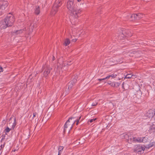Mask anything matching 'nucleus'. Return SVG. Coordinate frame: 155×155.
<instances>
[{
  "instance_id": "f257e3e1",
  "label": "nucleus",
  "mask_w": 155,
  "mask_h": 155,
  "mask_svg": "<svg viewBox=\"0 0 155 155\" xmlns=\"http://www.w3.org/2000/svg\"><path fill=\"white\" fill-rule=\"evenodd\" d=\"M67 7L68 9L71 12L72 16L76 18L78 17V14L81 12L80 9L76 8V3L73 1H68V2Z\"/></svg>"
},
{
  "instance_id": "f03ea898",
  "label": "nucleus",
  "mask_w": 155,
  "mask_h": 155,
  "mask_svg": "<svg viewBox=\"0 0 155 155\" xmlns=\"http://www.w3.org/2000/svg\"><path fill=\"white\" fill-rule=\"evenodd\" d=\"M15 20L14 17L13 15L8 16L4 21H2L0 22V25L2 28H5L7 27L12 26Z\"/></svg>"
},
{
  "instance_id": "7ed1b4c3",
  "label": "nucleus",
  "mask_w": 155,
  "mask_h": 155,
  "mask_svg": "<svg viewBox=\"0 0 155 155\" xmlns=\"http://www.w3.org/2000/svg\"><path fill=\"white\" fill-rule=\"evenodd\" d=\"M62 0H56L53 5L51 15H54L58 11V8L62 4Z\"/></svg>"
},
{
  "instance_id": "20e7f679",
  "label": "nucleus",
  "mask_w": 155,
  "mask_h": 155,
  "mask_svg": "<svg viewBox=\"0 0 155 155\" xmlns=\"http://www.w3.org/2000/svg\"><path fill=\"white\" fill-rule=\"evenodd\" d=\"M77 118L75 117H72L70 118L69 119L66 121V124L67 123H70L69 125V131L72 129L73 125L76 122Z\"/></svg>"
},
{
  "instance_id": "39448f33",
  "label": "nucleus",
  "mask_w": 155,
  "mask_h": 155,
  "mask_svg": "<svg viewBox=\"0 0 155 155\" xmlns=\"http://www.w3.org/2000/svg\"><path fill=\"white\" fill-rule=\"evenodd\" d=\"M8 5V3L7 1H0V9L3 10L6 8Z\"/></svg>"
},
{
  "instance_id": "423d86ee",
  "label": "nucleus",
  "mask_w": 155,
  "mask_h": 155,
  "mask_svg": "<svg viewBox=\"0 0 155 155\" xmlns=\"http://www.w3.org/2000/svg\"><path fill=\"white\" fill-rule=\"evenodd\" d=\"M126 35H127L128 36H131V35L129 34L128 33L123 31H122V33L118 35L119 38L120 39H122L124 37L126 36Z\"/></svg>"
},
{
  "instance_id": "0eeeda50",
  "label": "nucleus",
  "mask_w": 155,
  "mask_h": 155,
  "mask_svg": "<svg viewBox=\"0 0 155 155\" xmlns=\"http://www.w3.org/2000/svg\"><path fill=\"white\" fill-rule=\"evenodd\" d=\"M130 140L131 142H142V138L141 137L136 138L135 137H132L130 138Z\"/></svg>"
},
{
  "instance_id": "6e6552de",
  "label": "nucleus",
  "mask_w": 155,
  "mask_h": 155,
  "mask_svg": "<svg viewBox=\"0 0 155 155\" xmlns=\"http://www.w3.org/2000/svg\"><path fill=\"white\" fill-rule=\"evenodd\" d=\"M113 60L112 61L114 63V64H116L118 63H121L123 62V59L122 58H114L113 59Z\"/></svg>"
},
{
  "instance_id": "1a4fd4ad",
  "label": "nucleus",
  "mask_w": 155,
  "mask_h": 155,
  "mask_svg": "<svg viewBox=\"0 0 155 155\" xmlns=\"http://www.w3.org/2000/svg\"><path fill=\"white\" fill-rule=\"evenodd\" d=\"M149 131L154 132H155V122H153L150 124L149 127Z\"/></svg>"
},
{
  "instance_id": "9d476101",
  "label": "nucleus",
  "mask_w": 155,
  "mask_h": 155,
  "mask_svg": "<svg viewBox=\"0 0 155 155\" xmlns=\"http://www.w3.org/2000/svg\"><path fill=\"white\" fill-rule=\"evenodd\" d=\"M144 150L145 148L139 145L136 146V148L134 149V150L135 151L137 152H141L142 151H144Z\"/></svg>"
},
{
  "instance_id": "9b49d317",
  "label": "nucleus",
  "mask_w": 155,
  "mask_h": 155,
  "mask_svg": "<svg viewBox=\"0 0 155 155\" xmlns=\"http://www.w3.org/2000/svg\"><path fill=\"white\" fill-rule=\"evenodd\" d=\"M12 127H11V126L9 125H7L6 128V129H5L4 131L5 132V133H8L9 132L10 130L13 129L15 127V124H12Z\"/></svg>"
},
{
  "instance_id": "f8f14e48",
  "label": "nucleus",
  "mask_w": 155,
  "mask_h": 155,
  "mask_svg": "<svg viewBox=\"0 0 155 155\" xmlns=\"http://www.w3.org/2000/svg\"><path fill=\"white\" fill-rule=\"evenodd\" d=\"M154 112L152 110H149L146 114V115L149 118H152L153 117H154Z\"/></svg>"
},
{
  "instance_id": "ddd939ff",
  "label": "nucleus",
  "mask_w": 155,
  "mask_h": 155,
  "mask_svg": "<svg viewBox=\"0 0 155 155\" xmlns=\"http://www.w3.org/2000/svg\"><path fill=\"white\" fill-rule=\"evenodd\" d=\"M16 119L15 118L11 117L9 120L10 122L7 125H9L11 126L12 127V124H15V126L16 125V123L15 122Z\"/></svg>"
},
{
  "instance_id": "4468645a",
  "label": "nucleus",
  "mask_w": 155,
  "mask_h": 155,
  "mask_svg": "<svg viewBox=\"0 0 155 155\" xmlns=\"http://www.w3.org/2000/svg\"><path fill=\"white\" fill-rule=\"evenodd\" d=\"M108 84L113 87H117L120 84L118 82H112L110 81H109Z\"/></svg>"
},
{
  "instance_id": "2eb2a0df",
  "label": "nucleus",
  "mask_w": 155,
  "mask_h": 155,
  "mask_svg": "<svg viewBox=\"0 0 155 155\" xmlns=\"http://www.w3.org/2000/svg\"><path fill=\"white\" fill-rule=\"evenodd\" d=\"M24 31L23 30H19L16 31H15L13 32L12 33V35H19L21 34Z\"/></svg>"
},
{
  "instance_id": "dca6fc26",
  "label": "nucleus",
  "mask_w": 155,
  "mask_h": 155,
  "mask_svg": "<svg viewBox=\"0 0 155 155\" xmlns=\"http://www.w3.org/2000/svg\"><path fill=\"white\" fill-rule=\"evenodd\" d=\"M129 136V135L127 134H123L120 136V137L122 139H125L129 141L130 140V138H132Z\"/></svg>"
},
{
  "instance_id": "f3484780",
  "label": "nucleus",
  "mask_w": 155,
  "mask_h": 155,
  "mask_svg": "<svg viewBox=\"0 0 155 155\" xmlns=\"http://www.w3.org/2000/svg\"><path fill=\"white\" fill-rule=\"evenodd\" d=\"M50 68H46L45 71L44 72V76H46L50 72Z\"/></svg>"
},
{
  "instance_id": "a211bd4d",
  "label": "nucleus",
  "mask_w": 155,
  "mask_h": 155,
  "mask_svg": "<svg viewBox=\"0 0 155 155\" xmlns=\"http://www.w3.org/2000/svg\"><path fill=\"white\" fill-rule=\"evenodd\" d=\"M70 42V40L68 38H66L64 41V44L65 46H67L69 44Z\"/></svg>"
},
{
  "instance_id": "6ab92c4d",
  "label": "nucleus",
  "mask_w": 155,
  "mask_h": 155,
  "mask_svg": "<svg viewBox=\"0 0 155 155\" xmlns=\"http://www.w3.org/2000/svg\"><path fill=\"white\" fill-rule=\"evenodd\" d=\"M154 143L155 144V143H154V142L151 143H150L148 145H147V146L146 147V148H149L152 147H154Z\"/></svg>"
},
{
  "instance_id": "aec40b11",
  "label": "nucleus",
  "mask_w": 155,
  "mask_h": 155,
  "mask_svg": "<svg viewBox=\"0 0 155 155\" xmlns=\"http://www.w3.org/2000/svg\"><path fill=\"white\" fill-rule=\"evenodd\" d=\"M68 89L69 90L70 89H71L72 87H73V81H71L68 84Z\"/></svg>"
},
{
  "instance_id": "412c9836",
  "label": "nucleus",
  "mask_w": 155,
  "mask_h": 155,
  "mask_svg": "<svg viewBox=\"0 0 155 155\" xmlns=\"http://www.w3.org/2000/svg\"><path fill=\"white\" fill-rule=\"evenodd\" d=\"M64 149V147L63 146H60L58 148V155H59L61 153Z\"/></svg>"
},
{
  "instance_id": "4be33fe9",
  "label": "nucleus",
  "mask_w": 155,
  "mask_h": 155,
  "mask_svg": "<svg viewBox=\"0 0 155 155\" xmlns=\"http://www.w3.org/2000/svg\"><path fill=\"white\" fill-rule=\"evenodd\" d=\"M40 12V8L39 6H38L35 9V13L37 15H38Z\"/></svg>"
},
{
  "instance_id": "5701e85b",
  "label": "nucleus",
  "mask_w": 155,
  "mask_h": 155,
  "mask_svg": "<svg viewBox=\"0 0 155 155\" xmlns=\"http://www.w3.org/2000/svg\"><path fill=\"white\" fill-rule=\"evenodd\" d=\"M35 26V24L34 23H31L30 25V29H31V30H30V32H32L33 29H34Z\"/></svg>"
},
{
  "instance_id": "b1692460",
  "label": "nucleus",
  "mask_w": 155,
  "mask_h": 155,
  "mask_svg": "<svg viewBox=\"0 0 155 155\" xmlns=\"http://www.w3.org/2000/svg\"><path fill=\"white\" fill-rule=\"evenodd\" d=\"M148 138L147 137H144L142 138V142L145 143L148 141Z\"/></svg>"
},
{
  "instance_id": "393cba45",
  "label": "nucleus",
  "mask_w": 155,
  "mask_h": 155,
  "mask_svg": "<svg viewBox=\"0 0 155 155\" xmlns=\"http://www.w3.org/2000/svg\"><path fill=\"white\" fill-rule=\"evenodd\" d=\"M68 124V123H67V124H66V122L65 124H64V132L66 131L67 128H68V126H67V124Z\"/></svg>"
},
{
  "instance_id": "a878e982",
  "label": "nucleus",
  "mask_w": 155,
  "mask_h": 155,
  "mask_svg": "<svg viewBox=\"0 0 155 155\" xmlns=\"http://www.w3.org/2000/svg\"><path fill=\"white\" fill-rule=\"evenodd\" d=\"M133 15H134V19H130V20H133L135 19H138L137 14H133Z\"/></svg>"
},
{
  "instance_id": "bb28decb",
  "label": "nucleus",
  "mask_w": 155,
  "mask_h": 155,
  "mask_svg": "<svg viewBox=\"0 0 155 155\" xmlns=\"http://www.w3.org/2000/svg\"><path fill=\"white\" fill-rule=\"evenodd\" d=\"M131 78H132L131 75L130 74H127L125 77V78L130 79Z\"/></svg>"
},
{
  "instance_id": "cd10ccee",
  "label": "nucleus",
  "mask_w": 155,
  "mask_h": 155,
  "mask_svg": "<svg viewBox=\"0 0 155 155\" xmlns=\"http://www.w3.org/2000/svg\"><path fill=\"white\" fill-rule=\"evenodd\" d=\"M138 15V18H141L143 17V15L140 13H139L137 14Z\"/></svg>"
},
{
  "instance_id": "c85d7f7f",
  "label": "nucleus",
  "mask_w": 155,
  "mask_h": 155,
  "mask_svg": "<svg viewBox=\"0 0 155 155\" xmlns=\"http://www.w3.org/2000/svg\"><path fill=\"white\" fill-rule=\"evenodd\" d=\"M81 118V117H79V118H77L76 120V125H77L78 124V123H79V120H80Z\"/></svg>"
},
{
  "instance_id": "c756f323",
  "label": "nucleus",
  "mask_w": 155,
  "mask_h": 155,
  "mask_svg": "<svg viewBox=\"0 0 155 155\" xmlns=\"http://www.w3.org/2000/svg\"><path fill=\"white\" fill-rule=\"evenodd\" d=\"M117 75L116 74H112L111 75H110V77H112V78H115L117 76Z\"/></svg>"
},
{
  "instance_id": "7c9ffc66",
  "label": "nucleus",
  "mask_w": 155,
  "mask_h": 155,
  "mask_svg": "<svg viewBox=\"0 0 155 155\" xmlns=\"http://www.w3.org/2000/svg\"><path fill=\"white\" fill-rule=\"evenodd\" d=\"M96 119V118L91 119L90 120V122L91 123L94 121Z\"/></svg>"
},
{
  "instance_id": "2f4dec72",
  "label": "nucleus",
  "mask_w": 155,
  "mask_h": 155,
  "mask_svg": "<svg viewBox=\"0 0 155 155\" xmlns=\"http://www.w3.org/2000/svg\"><path fill=\"white\" fill-rule=\"evenodd\" d=\"M4 71L3 68L0 66V72H2Z\"/></svg>"
},
{
  "instance_id": "473e14b6",
  "label": "nucleus",
  "mask_w": 155,
  "mask_h": 155,
  "mask_svg": "<svg viewBox=\"0 0 155 155\" xmlns=\"http://www.w3.org/2000/svg\"><path fill=\"white\" fill-rule=\"evenodd\" d=\"M97 104V103L95 102V103H93L92 104V105L93 106H96Z\"/></svg>"
},
{
  "instance_id": "72a5a7b5",
  "label": "nucleus",
  "mask_w": 155,
  "mask_h": 155,
  "mask_svg": "<svg viewBox=\"0 0 155 155\" xmlns=\"http://www.w3.org/2000/svg\"><path fill=\"white\" fill-rule=\"evenodd\" d=\"M132 78H136V76L135 75H132Z\"/></svg>"
},
{
  "instance_id": "f704fd0d",
  "label": "nucleus",
  "mask_w": 155,
  "mask_h": 155,
  "mask_svg": "<svg viewBox=\"0 0 155 155\" xmlns=\"http://www.w3.org/2000/svg\"><path fill=\"white\" fill-rule=\"evenodd\" d=\"M37 115V113H33V118L35 117Z\"/></svg>"
},
{
  "instance_id": "c9c22d12",
  "label": "nucleus",
  "mask_w": 155,
  "mask_h": 155,
  "mask_svg": "<svg viewBox=\"0 0 155 155\" xmlns=\"http://www.w3.org/2000/svg\"><path fill=\"white\" fill-rule=\"evenodd\" d=\"M4 147V145H1L0 146V150H1Z\"/></svg>"
},
{
  "instance_id": "e433bc0d",
  "label": "nucleus",
  "mask_w": 155,
  "mask_h": 155,
  "mask_svg": "<svg viewBox=\"0 0 155 155\" xmlns=\"http://www.w3.org/2000/svg\"><path fill=\"white\" fill-rule=\"evenodd\" d=\"M130 18L131 19H134V15H131L130 16Z\"/></svg>"
},
{
  "instance_id": "4c0bfd02",
  "label": "nucleus",
  "mask_w": 155,
  "mask_h": 155,
  "mask_svg": "<svg viewBox=\"0 0 155 155\" xmlns=\"http://www.w3.org/2000/svg\"><path fill=\"white\" fill-rule=\"evenodd\" d=\"M110 77V75L107 76V77H106L105 79H109Z\"/></svg>"
},
{
  "instance_id": "58836bf2",
  "label": "nucleus",
  "mask_w": 155,
  "mask_h": 155,
  "mask_svg": "<svg viewBox=\"0 0 155 155\" xmlns=\"http://www.w3.org/2000/svg\"><path fill=\"white\" fill-rule=\"evenodd\" d=\"M77 40V39H73V40H72V41H73V42H75Z\"/></svg>"
},
{
  "instance_id": "ea45409f",
  "label": "nucleus",
  "mask_w": 155,
  "mask_h": 155,
  "mask_svg": "<svg viewBox=\"0 0 155 155\" xmlns=\"http://www.w3.org/2000/svg\"><path fill=\"white\" fill-rule=\"evenodd\" d=\"M122 87L124 89V83H123L122 84Z\"/></svg>"
},
{
  "instance_id": "a19ab883",
  "label": "nucleus",
  "mask_w": 155,
  "mask_h": 155,
  "mask_svg": "<svg viewBox=\"0 0 155 155\" xmlns=\"http://www.w3.org/2000/svg\"><path fill=\"white\" fill-rule=\"evenodd\" d=\"M55 59L54 57V56L53 57V60H54Z\"/></svg>"
},
{
  "instance_id": "79ce46f5",
  "label": "nucleus",
  "mask_w": 155,
  "mask_h": 155,
  "mask_svg": "<svg viewBox=\"0 0 155 155\" xmlns=\"http://www.w3.org/2000/svg\"><path fill=\"white\" fill-rule=\"evenodd\" d=\"M98 80L99 81H102V79H98Z\"/></svg>"
},
{
  "instance_id": "37998d69",
  "label": "nucleus",
  "mask_w": 155,
  "mask_h": 155,
  "mask_svg": "<svg viewBox=\"0 0 155 155\" xmlns=\"http://www.w3.org/2000/svg\"><path fill=\"white\" fill-rule=\"evenodd\" d=\"M105 78H102V80H105Z\"/></svg>"
},
{
  "instance_id": "c03bdc74",
  "label": "nucleus",
  "mask_w": 155,
  "mask_h": 155,
  "mask_svg": "<svg viewBox=\"0 0 155 155\" xmlns=\"http://www.w3.org/2000/svg\"><path fill=\"white\" fill-rule=\"evenodd\" d=\"M70 123H68V124H67V126H68V127L69 128V125L70 124Z\"/></svg>"
},
{
  "instance_id": "a18cd8bd",
  "label": "nucleus",
  "mask_w": 155,
  "mask_h": 155,
  "mask_svg": "<svg viewBox=\"0 0 155 155\" xmlns=\"http://www.w3.org/2000/svg\"><path fill=\"white\" fill-rule=\"evenodd\" d=\"M67 64L70 65L71 64L70 63H69Z\"/></svg>"
},
{
  "instance_id": "49530a36",
  "label": "nucleus",
  "mask_w": 155,
  "mask_h": 155,
  "mask_svg": "<svg viewBox=\"0 0 155 155\" xmlns=\"http://www.w3.org/2000/svg\"><path fill=\"white\" fill-rule=\"evenodd\" d=\"M68 1H74V0H68Z\"/></svg>"
},
{
  "instance_id": "de8ad7c7",
  "label": "nucleus",
  "mask_w": 155,
  "mask_h": 155,
  "mask_svg": "<svg viewBox=\"0 0 155 155\" xmlns=\"http://www.w3.org/2000/svg\"><path fill=\"white\" fill-rule=\"evenodd\" d=\"M68 94V92H67V93H65V94Z\"/></svg>"
},
{
  "instance_id": "09e8293b",
  "label": "nucleus",
  "mask_w": 155,
  "mask_h": 155,
  "mask_svg": "<svg viewBox=\"0 0 155 155\" xmlns=\"http://www.w3.org/2000/svg\"><path fill=\"white\" fill-rule=\"evenodd\" d=\"M154 143H155V144L154 143V146H155V142H154Z\"/></svg>"
},
{
  "instance_id": "8fccbe9b",
  "label": "nucleus",
  "mask_w": 155,
  "mask_h": 155,
  "mask_svg": "<svg viewBox=\"0 0 155 155\" xmlns=\"http://www.w3.org/2000/svg\"><path fill=\"white\" fill-rule=\"evenodd\" d=\"M15 150H13V151H14V152H15Z\"/></svg>"
},
{
  "instance_id": "3c124183",
  "label": "nucleus",
  "mask_w": 155,
  "mask_h": 155,
  "mask_svg": "<svg viewBox=\"0 0 155 155\" xmlns=\"http://www.w3.org/2000/svg\"><path fill=\"white\" fill-rule=\"evenodd\" d=\"M0 26H1V25H0Z\"/></svg>"
}]
</instances>
